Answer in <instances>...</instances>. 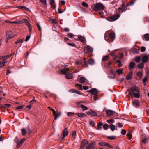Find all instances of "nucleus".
<instances>
[{
    "mask_svg": "<svg viewBox=\"0 0 149 149\" xmlns=\"http://www.w3.org/2000/svg\"><path fill=\"white\" fill-rule=\"evenodd\" d=\"M91 8L93 10L97 11L101 10H103L104 7L103 4L101 3H97L95 5H93Z\"/></svg>",
    "mask_w": 149,
    "mask_h": 149,
    "instance_id": "f257e3e1",
    "label": "nucleus"
},
{
    "mask_svg": "<svg viewBox=\"0 0 149 149\" xmlns=\"http://www.w3.org/2000/svg\"><path fill=\"white\" fill-rule=\"evenodd\" d=\"M139 91H140V90L137 86H132L130 89L128 90L127 91L129 92V94L131 96H132V95L135 92H139Z\"/></svg>",
    "mask_w": 149,
    "mask_h": 149,
    "instance_id": "f03ea898",
    "label": "nucleus"
},
{
    "mask_svg": "<svg viewBox=\"0 0 149 149\" xmlns=\"http://www.w3.org/2000/svg\"><path fill=\"white\" fill-rule=\"evenodd\" d=\"M120 16L119 14H117L114 15L107 18L106 19L109 21L113 22L117 19Z\"/></svg>",
    "mask_w": 149,
    "mask_h": 149,
    "instance_id": "7ed1b4c3",
    "label": "nucleus"
},
{
    "mask_svg": "<svg viewBox=\"0 0 149 149\" xmlns=\"http://www.w3.org/2000/svg\"><path fill=\"white\" fill-rule=\"evenodd\" d=\"M88 143V142L85 140H83L81 143V145L80 147V149H84L85 147H87V144Z\"/></svg>",
    "mask_w": 149,
    "mask_h": 149,
    "instance_id": "20e7f679",
    "label": "nucleus"
},
{
    "mask_svg": "<svg viewBox=\"0 0 149 149\" xmlns=\"http://www.w3.org/2000/svg\"><path fill=\"white\" fill-rule=\"evenodd\" d=\"M106 33L109 35L110 38L112 40V41L115 39V35L114 32H112L109 33L107 31Z\"/></svg>",
    "mask_w": 149,
    "mask_h": 149,
    "instance_id": "39448f33",
    "label": "nucleus"
},
{
    "mask_svg": "<svg viewBox=\"0 0 149 149\" xmlns=\"http://www.w3.org/2000/svg\"><path fill=\"white\" fill-rule=\"evenodd\" d=\"M14 35L15 34L12 32L9 31L6 33V38L8 39H10L13 38Z\"/></svg>",
    "mask_w": 149,
    "mask_h": 149,
    "instance_id": "423d86ee",
    "label": "nucleus"
},
{
    "mask_svg": "<svg viewBox=\"0 0 149 149\" xmlns=\"http://www.w3.org/2000/svg\"><path fill=\"white\" fill-rule=\"evenodd\" d=\"M95 142H91L88 144L86 149H93L95 148Z\"/></svg>",
    "mask_w": 149,
    "mask_h": 149,
    "instance_id": "0eeeda50",
    "label": "nucleus"
},
{
    "mask_svg": "<svg viewBox=\"0 0 149 149\" xmlns=\"http://www.w3.org/2000/svg\"><path fill=\"white\" fill-rule=\"evenodd\" d=\"M5 22L8 23H10L11 24H22L23 23V22L22 21H16L14 22H10L8 20L5 21Z\"/></svg>",
    "mask_w": 149,
    "mask_h": 149,
    "instance_id": "6e6552de",
    "label": "nucleus"
},
{
    "mask_svg": "<svg viewBox=\"0 0 149 149\" xmlns=\"http://www.w3.org/2000/svg\"><path fill=\"white\" fill-rule=\"evenodd\" d=\"M68 134V131L67 130V128H65L63 130L62 132V135L63 136L62 138V139H63Z\"/></svg>",
    "mask_w": 149,
    "mask_h": 149,
    "instance_id": "1a4fd4ad",
    "label": "nucleus"
},
{
    "mask_svg": "<svg viewBox=\"0 0 149 149\" xmlns=\"http://www.w3.org/2000/svg\"><path fill=\"white\" fill-rule=\"evenodd\" d=\"M92 48L89 46H87L84 47V50L85 53H88L91 52Z\"/></svg>",
    "mask_w": 149,
    "mask_h": 149,
    "instance_id": "9d476101",
    "label": "nucleus"
},
{
    "mask_svg": "<svg viewBox=\"0 0 149 149\" xmlns=\"http://www.w3.org/2000/svg\"><path fill=\"white\" fill-rule=\"evenodd\" d=\"M88 80L84 77H81L80 78L79 82L81 83H88Z\"/></svg>",
    "mask_w": 149,
    "mask_h": 149,
    "instance_id": "9b49d317",
    "label": "nucleus"
},
{
    "mask_svg": "<svg viewBox=\"0 0 149 149\" xmlns=\"http://www.w3.org/2000/svg\"><path fill=\"white\" fill-rule=\"evenodd\" d=\"M88 92L91 93L93 95H96L98 93V90L95 88H93L92 90H90L87 91Z\"/></svg>",
    "mask_w": 149,
    "mask_h": 149,
    "instance_id": "f8f14e48",
    "label": "nucleus"
},
{
    "mask_svg": "<svg viewBox=\"0 0 149 149\" xmlns=\"http://www.w3.org/2000/svg\"><path fill=\"white\" fill-rule=\"evenodd\" d=\"M114 113V111L111 110H108L106 111V114L107 116H112Z\"/></svg>",
    "mask_w": 149,
    "mask_h": 149,
    "instance_id": "ddd939ff",
    "label": "nucleus"
},
{
    "mask_svg": "<svg viewBox=\"0 0 149 149\" xmlns=\"http://www.w3.org/2000/svg\"><path fill=\"white\" fill-rule=\"evenodd\" d=\"M142 62L143 63H146L148 60V56L147 55H144L142 58Z\"/></svg>",
    "mask_w": 149,
    "mask_h": 149,
    "instance_id": "4468645a",
    "label": "nucleus"
},
{
    "mask_svg": "<svg viewBox=\"0 0 149 149\" xmlns=\"http://www.w3.org/2000/svg\"><path fill=\"white\" fill-rule=\"evenodd\" d=\"M79 40L83 43L86 42V39L85 38L82 36H79L78 37Z\"/></svg>",
    "mask_w": 149,
    "mask_h": 149,
    "instance_id": "2eb2a0df",
    "label": "nucleus"
},
{
    "mask_svg": "<svg viewBox=\"0 0 149 149\" xmlns=\"http://www.w3.org/2000/svg\"><path fill=\"white\" fill-rule=\"evenodd\" d=\"M133 105L136 107H138L139 106V101L136 100L134 99L133 101Z\"/></svg>",
    "mask_w": 149,
    "mask_h": 149,
    "instance_id": "dca6fc26",
    "label": "nucleus"
},
{
    "mask_svg": "<svg viewBox=\"0 0 149 149\" xmlns=\"http://www.w3.org/2000/svg\"><path fill=\"white\" fill-rule=\"evenodd\" d=\"M135 65V63L134 62H131L130 63L129 65V69L130 71H132L131 70L132 69L134 68Z\"/></svg>",
    "mask_w": 149,
    "mask_h": 149,
    "instance_id": "f3484780",
    "label": "nucleus"
},
{
    "mask_svg": "<svg viewBox=\"0 0 149 149\" xmlns=\"http://www.w3.org/2000/svg\"><path fill=\"white\" fill-rule=\"evenodd\" d=\"M86 113L88 115L93 116H96L97 115V113L95 112L92 110H91V111L86 112Z\"/></svg>",
    "mask_w": 149,
    "mask_h": 149,
    "instance_id": "a211bd4d",
    "label": "nucleus"
},
{
    "mask_svg": "<svg viewBox=\"0 0 149 149\" xmlns=\"http://www.w3.org/2000/svg\"><path fill=\"white\" fill-rule=\"evenodd\" d=\"M69 70L68 68H66L62 69H61L60 70L62 74H65L66 73H68V71Z\"/></svg>",
    "mask_w": 149,
    "mask_h": 149,
    "instance_id": "6ab92c4d",
    "label": "nucleus"
},
{
    "mask_svg": "<svg viewBox=\"0 0 149 149\" xmlns=\"http://www.w3.org/2000/svg\"><path fill=\"white\" fill-rule=\"evenodd\" d=\"M133 74V72L130 71L129 73L127 75L126 77V79L127 80H129L131 78Z\"/></svg>",
    "mask_w": 149,
    "mask_h": 149,
    "instance_id": "aec40b11",
    "label": "nucleus"
},
{
    "mask_svg": "<svg viewBox=\"0 0 149 149\" xmlns=\"http://www.w3.org/2000/svg\"><path fill=\"white\" fill-rule=\"evenodd\" d=\"M73 77V74L72 73L70 74H66L65 76V78L67 79H72Z\"/></svg>",
    "mask_w": 149,
    "mask_h": 149,
    "instance_id": "412c9836",
    "label": "nucleus"
},
{
    "mask_svg": "<svg viewBox=\"0 0 149 149\" xmlns=\"http://www.w3.org/2000/svg\"><path fill=\"white\" fill-rule=\"evenodd\" d=\"M140 91H139V92H136V93H134L132 95V96H133L134 97L136 98H138L140 97Z\"/></svg>",
    "mask_w": 149,
    "mask_h": 149,
    "instance_id": "4be33fe9",
    "label": "nucleus"
},
{
    "mask_svg": "<svg viewBox=\"0 0 149 149\" xmlns=\"http://www.w3.org/2000/svg\"><path fill=\"white\" fill-rule=\"evenodd\" d=\"M136 75L139 77V79H141L143 76V72L142 71H139L136 74Z\"/></svg>",
    "mask_w": 149,
    "mask_h": 149,
    "instance_id": "5701e85b",
    "label": "nucleus"
},
{
    "mask_svg": "<svg viewBox=\"0 0 149 149\" xmlns=\"http://www.w3.org/2000/svg\"><path fill=\"white\" fill-rule=\"evenodd\" d=\"M26 140L25 139H22L21 141H20V142H19V143H18L17 145H16V147L17 148H19V147L20 146L22 145V143L23 142Z\"/></svg>",
    "mask_w": 149,
    "mask_h": 149,
    "instance_id": "b1692460",
    "label": "nucleus"
},
{
    "mask_svg": "<svg viewBox=\"0 0 149 149\" xmlns=\"http://www.w3.org/2000/svg\"><path fill=\"white\" fill-rule=\"evenodd\" d=\"M145 40L146 41H149V33H146L143 36Z\"/></svg>",
    "mask_w": 149,
    "mask_h": 149,
    "instance_id": "393cba45",
    "label": "nucleus"
},
{
    "mask_svg": "<svg viewBox=\"0 0 149 149\" xmlns=\"http://www.w3.org/2000/svg\"><path fill=\"white\" fill-rule=\"evenodd\" d=\"M126 136L128 137V139L130 140L132 138V132L131 131H129L126 135Z\"/></svg>",
    "mask_w": 149,
    "mask_h": 149,
    "instance_id": "a878e982",
    "label": "nucleus"
},
{
    "mask_svg": "<svg viewBox=\"0 0 149 149\" xmlns=\"http://www.w3.org/2000/svg\"><path fill=\"white\" fill-rule=\"evenodd\" d=\"M75 115H77L79 117H82L86 116L85 114L84 113H76L75 114Z\"/></svg>",
    "mask_w": 149,
    "mask_h": 149,
    "instance_id": "bb28decb",
    "label": "nucleus"
},
{
    "mask_svg": "<svg viewBox=\"0 0 149 149\" xmlns=\"http://www.w3.org/2000/svg\"><path fill=\"white\" fill-rule=\"evenodd\" d=\"M88 63L91 65H93L95 63L94 60L93 59H90L88 60Z\"/></svg>",
    "mask_w": 149,
    "mask_h": 149,
    "instance_id": "cd10ccee",
    "label": "nucleus"
},
{
    "mask_svg": "<svg viewBox=\"0 0 149 149\" xmlns=\"http://www.w3.org/2000/svg\"><path fill=\"white\" fill-rule=\"evenodd\" d=\"M108 144V143L102 141H100L98 143L99 145L100 146H107Z\"/></svg>",
    "mask_w": 149,
    "mask_h": 149,
    "instance_id": "c85d7f7f",
    "label": "nucleus"
},
{
    "mask_svg": "<svg viewBox=\"0 0 149 149\" xmlns=\"http://www.w3.org/2000/svg\"><path fill=\"white\" fill-rule=\"evenodd\" d=\"M85 102H78L77 103L76 106L78 108H81L83 105L81 104V103H85Z\"/></svg>",
    "mask_w": 149,
    "mask_h": 149,
    "instance_id": "c756f323",
    "label": "nucleus"
},
{
    "mask_svg": "<svg viewBox=\"0 0 149 149\" xmlns=\"http://www.w3.org/2000/svg\"><path fill=\"white\" fill-rule=\"evenodd\" d=\"M138 67L140 69H142L144 68V65L142 63H140L138 64Z\"/></svg>",
    "mask_w": 149,
    "mask_h": 149,
    "instance_id": "7c9ffc66",
    "label": "nucleus"
},
{
    "mask_svg": "<svg viewBox=\"0 0 149 149\" xmlns=\"http://www.w3.org/2000/svg\"><path fill=\"white\" fill-rule=\"evenodd\" d=\"M6 63V62H5L4 61H0V67L2 68L5 66V63Z\"/></svg>",
    "mask_w": 149,
    "mask_h": 149,
    "instance_id": "2f4dec72",
    "label": "nucleus"
},
{
    "mask_svg": "<svg viewBox=\"0 0 149 149\" xmlns=\"http://www.w3.org/2000/svg\"><path fill=\"white\" fill-rule=\"evenodd\" d=\"M12 54H10L9 55H6V56H3V61H4L5 60L9 58L12 56Z\"/></svg>",
    "mask_w": 149,
    "mask_h": 149,
    "instance_id": "473e14b6",
    "label": "nucleus"
},
{
    "mask_svg": "<svg viewBox=\"0 0 149 149\" xmlns=\"http://www.w3.org/2000/svg\"><path fill=\"white\" fill-rule=\"evenodd\" d=\"M116 71L118 74L123 73V69H118L116 70Z\"/></svg>",
    "mask_w": 149,
    "mask_h": 149,
    "instance_id": "72a5a7b5",
    "label": "nucleus"
},
{
    "mask_svg": "<svg viewBox=\"0 0 149 149\" xmlns=\"http://www.w3.org/2000/svg\"><path fill=\"white\" fill-rule=\"evenodd\" d=\"M102 123L100 122L98 123L97 124V129L100 130L102 126Z\"/></svg>",
    "mask_w": 149,
    "mask_h": 149,
    "instance_id": "f704fd0d",
    "label": "nucleus"
},
{
    "mask_svg": "<svg viewBox=\"0 0 149 149\" xmlns=\"http://www.w3.org/2000/svg\"><path fill=\"white\" fill-rule=\"evenodd\" d=\"M109 127L112 131H113L115 129V126L113 124L110 125Z\"/></svg>",
    "mask_w": 149,
    "mask_h": 149,
    "instance_id": "c9c22d12",
    "label": "nucleus"
},
{
    "mask_svg": "<svg viewBox=\"0 0 149 149\" xmlns=\"http://www.w3.org/2000/svg\"><path fill=\"white\" fill-rule=\"evenodd\" d=\"M61 112L58 113L56 114L54 116H55L54 120L57 119L58 117H59L61 115Z\"/></svg>",
    "mask_w": 149,
    "mask_h": 149,
    "instance_id": "e433bc0d",
    "label": "nucleus"
},
{
    "mask_svg": "<svg viewBox=\"0 0 149 149\" xmlns=\"http://www.w3.org/2000/svg\"><path fill=\"white\" fill-rule=\"evenodd\" d=\"M21 130L22 135H24L26 134V130L24 128H23V129H22Z\"/></svg>",
    "mask_w": 149,
    "mask_h": 149,
    "instance_id": "4c0bfd02",
    "label": "nucleus"
},
{
    "mask_svg": "<svg viewBox=\"0 0 149 149\" xmlns=\"http://www.w3.org/2000/svg\"><path fill=\"white\" fill-rule=\"evenodd\" d=\"M75 86L77 87V88H78L79 90H82V86L81 84H76Z\"/></svg>",
    "mask_w": 149,
    "mask_h": 149,
    "instance_id": "58836bf2",
    "label": "nucleus"
},
{
    "mask_svg": "<svg viewBox=\"0 0 149 149\" xmlns=\"http://www.w3.org/2000/svg\"><path fill=\"white\" fill-rule=\"evenodd\" d=\"M141 59V58L139 56H137L135 58V61L137 62H139L140 61Z\"/></svg>",
    "mask_w": 149,
    "mask_h": 149,
    "instance_id": "ea45409f",
    "label": "nucleus"
},
{
    "mask_svg": "<svg viewBox=\"0 0 149 149\" xmlns=\"http://www.w3.org/2000/svg\"><path fill=\"white\" fill-rule=\"evenodd\" d=\"M22 21L23 22V23L24 22L25 23V24L26 25H27V26H28V25H29L30 24H29V23L28 22V21L27 20H26V19H23V20Z\"/></svg>",
    "mask_w": 149,
    "mask_h": 149,
    "instance_id": "a19ab883",
    "label": "nucleus"
},
{
    "mask_svg": "<svg viewBox=\"0 0 149 149\" xmlns=\"http://www.w3.org/2000/svg\"><path fill=\"white\" fill-rule=\"evenodd\" d=\"M116 138V137L115 136H108L107 137V138L111 140H114Z\"/></svg>",
    "mask_w": 149,
    "mask_h": 149,
    "instance_id": "79ce46f5",
    "label": "nucleus"
},
{
    "mask_svg": "<svg viewBox=\"0 0 149 149\" xmlns=\"http://www.w3.org/2000/svg\"><path fill=\"white\" fill-rule=\"evenodd\" d=\"M81 108L82 109V110L83 111H84L85 110H88V108L84 105H83L81 107Z\"/></svg>",
    "mask_w": 149,
    "mask_h": 149,
    "instance_id": "37998d69",
    "label": "nucleus"
},
{
    "mask_svg": "<svg viewBox=\"0 0 149 149\" xmlns=\"http://www.w3.org/2000/svg\"><path fill=\"white\" fill-rule=\"evenodd\" d=\"M109 57V56L108 55H107L103 57L102 58V60L104 61H107Z\"/></svg>",
    "mask_w": 149,
    "mask_h": 149,
    "instance_id": "c03bdc74",
    "label": "nucleus"
},
{
    "mask_svg": "<svg viewBox=\"0 0 149 149\" xmlns=\"http://www.w3.org/2000/svg\"><path fill=\"white\" fill-rule=\"evenodd\" d=\"M111 62H109L107 64V65H106V64H105L104 65V67L106 68H108L111 65Z\"/></svg>",
    "mask_w": 149,
    "mask_h": 149,
    "instance_id": "a18cd8bd",
    "label": "nucleus"
},
{
    "mask_svg": "<svg viewBox=\"0 0 149 149\" xmlns=\"http://www.w3.org/2000/svg\"><path fill=\"white\" fill-rule=\"evenodd\" d=\"M146 48L144 46H142L141 47L140 51L141 52H143L146 51Z\"/></svg>",
    "mask_w": 149,
    "mask_h": 149,
    "instance_id": "49530a36",
    "label": "nucleus"
},
{
    "mask_svg": "<svg viewBox=\"0 0 149 149\" xmlns=\"http://www.w3.org/2000/svg\"><path fill=\"white\" fill-rule=\"evenodd\" d=\"M103 128L105 130H107L109 126L107 124H105L103 125Z\"/></svg>",
    "mask_w": 149,
    "mask_h": 149,
    "instance_id": "de8ad7c7",
    "label": "nucleus"
},
{
    "mask_svg": "<svg viewBox=\"0 0 149 149\" xmlns=\"http://www.w3.org/2000/svg\"><path fill=\"white\" fill-rule=\"evenodd\" d=\"M14 141L17 144L19 143V139L17 136L15 137L14 139Z\"/></svg>",
    "mask_w": 149,
    "mask_h": 149,
    "instance_id": "09e8293b",
    "label": "nucleus"
},
{
    "mask_svg": "<svg viewBox=\"0 0 149 149\" xmlns=\"http://www.w3.org/2000/svg\"><path fill=\"white\" fill-rule=\"evenodd\" d=\"M72 92L73 93H76V94H79V95H80V93L78 92V91H77V90H76L74 89H72L71 90Z\"/></svg>",
    "mask_w": 149,
    "mask_h": 149,
    "instance_id": "8fccbe9b",
    "label": "nucleus"
},
{
    "mask_svg": "<svg viewBox=\"0 0 149 149\" xmlns=\"http://www.w3.org/2000/svg\"><path fill=\"white\" fill-rule=\"evenodd\" d=\"M126 131L124 129H122L121 134L123 135H125L126 133Z\"/></svg>",
    "mask_w": 149,
    "mask_h": 149,
    "instance_id": "3c124183",
    "label": "nucleus"
},
{
    "mask_svg": "<svg viewBox=\"0 0 149 149\" xmlns=\"http://www.w3.org/2000/svg\"><path fill=\"white\" fill-rule=\"evenodd\" d=\"M83 63V62L81 60H79V61H76V64L77 65H81Z\"/></svg>",
    "mask_w": 149,
    "mask_h": 149,
    "instance_id": "603ef678",
    "label": "nucleus"
},
{
    "mask_svg": "<svg viewBox=\"0 0 149 149\" xmlns=\"http://www.w3.org/2000/svg\"><path fill=\"white\" fill-rule=\"evenodd\" d=\"M26 131L28 132L29 134L32 132L31 130H30V127L29 126H28L27 128Z\"/></svg>",
    "mask_w": 149,
    "mask_h": 149,
    "instance_id": "864d4df0",
    "label": "nucleus"
},
{
    "mask_svg": "<svg viewBox=\"0 0 149 149\" xmlns=\"http://www.w3.org/2000/svg\"><path fill=\"white\" fill-rule=\"evenodd\" d=\"M148 140V138L146 137L142 140V141L143 143H146Z\"/></svg>",
    "mask_w": 149,
    "mask_h": 149,
    "instance_id": "5fc2aeb1",
    "label": "nucleus"
},
{
    "mask_svg": "<svg viewBox=\"0 0 149 149\" xmlns=\"http://www.w3.org/2000/svg\"><path fill=\"white\" fill-rule=\"evenodd\" d=\"M17 7L19 8H20L21 9L24 8L26 10H29V9L28 8H27L26 7H25V6H18V7Z\"/></svg>",
    "mask_w": 149,
    "mask_h": 149,
    "instance_id": "6e6d98bb",
    "label": "nucleus"
},
{
    "mask_svg": "<svg viewBox=\"0 0 149 149\" xmlns=\"http://www.w3.org/2000/svg\"><path fill=\"white\" fill-rule=\"evenodd\" d=\"M51 20H52V23L54 24H57L58 23V21L56 19H54Z\"/></svg>",
    "mask_w": 149,
    "mask_h": 149,
    "instance_id": "4d7b16f0",
    "label": "nucleus"
},
{
    "mask_svg": "<svg viewBox=\"0 0 149 149\" xmlns=\"http://www.w3.org/2000/svg\"><path fill=\"white\" fill-rule=\"evenodd\" d=\"M82 5L84 7H88V4L85 2H84L82 3Z\"/></svg>",
    "mask_w": 149,
    "mask_h": 149,
    "instance_id": "13d9d810",
    "label": "nucleus"
},
{
    "mask_svg": "<svg viewBox=\"0 0 149 149\" xmlns=\"http://www.w3.org/2000/svg\"><path fill=\"white\" fill-rule=\"evenodd\" d=\"M40 1L43 4L46 5V0H40Z\"/></svg>",
    "mask_w": 149,
    "mask_h": 149,
    "instance_id": "bf43d9fd",
    "label": "nucleus"
},
{
    "mask_svg": "<svg viewBox=\"0 0 149 149\" xmlns=\"http://www.w3.org/2000/svg\"><path fill=\"white\" fill-rule=\"evenodd\" d=\"M135 1L136 0H132L130 1L129 3V6H130L133 5Z\"/></svg>",
    "mask_w": 149,
    "mask_h": 149,
    "instance_id": "052dcab7",
    "label": "nucleus"
},
{
    "mask_svg": "<svg viewBox=\"0 0 149 149\" xmlns=\"http://www.w3.org/2000/svg\"><path fill=\"white\" fill-rule=\"evenodd\" d=\"M23 106H18L16 108V109L17 110H19L20 109H22L23 108Z\"/></svg>",
    "mask_w": 149,
    "mask_h": 149,
    "instance_id": "680f3d73",
    "label": "nucleus"
},
{
    "mask_svg": "<svg viewBox=\"0 0 149 149\" xmlns=\"http://www.w3.org/2000/svg\"><path fill=\"white\" fill-rule=\"evenodd\" d=\"M68 116H69L71 115L75 114L74 113L72 112H68L67 113Z\"/></svg>",
    "mask_w": 149,
    "mask_h": 149,
    "instance_id": "e2e57ef3",
    "label": "nucleus"
},
{
    "mask_svg": "<svg viewBox=\"0 0 149 149\" xmlns=\"http://www.w3.org/2000/svg\"><path fill=\"white\" fill-rule=\"evenodd\" d=\"M36 100L35 99V97H34L32 99V100H31V101H30L29 102V103H31V104H33L34 103V102H36Z\"/></svg>",
    "mask_w": 149,
    "mask_h": 149,
    "instance_id": "0e129e2a",
    "label": "nucleus"
},
{
    "mask_svg": "<svg viewBox=\"0 0 149 149\" xmlns=\"http://www.w3.org/2000/svg\"><path fill=\"white\" fill-rule=\"evenodd\" d=\"M23 39H20L19 40H17V41H16L15 43L16 44H17L18 43H23Z\"/></svg>",
    "mask_w": 149,
    "mask_h": 149,
    "instance_id": "69168bd1",
    "label": "nucleus"
},
{
    "mask_svg": "<svg viewBox=\"0 0 149 149\" xmlns=\"http://www.w3.org/2000/svg\"><path fill=\"white\" fill-rule=\"evenodd\" d=\"M37 26L38 27V28L39 29L40 31H42V29L41 28V26H40V24L39 23H37Z\"/></svg>",
    "mask_w": 149,
    "mask_h": 149,
    "instance_id": "338daca9",
    "label": "nucleus"
},
{
    "mask_svg": "<svg viewBox=\"0 0 149 149\" xmlns=\"http://www.w3.org/2000/svg\"><path fill=\"white\" fill-rule=\"evenodd\" d=\"M76 133L75 131H74L72 132V136L75 138L76 135Z\"/></svg>",
    "mask_w": 149,
    "mask_h": 149,
    "instance_id": "774afa93",
    "label": "nucleus"
}]
</instances>
